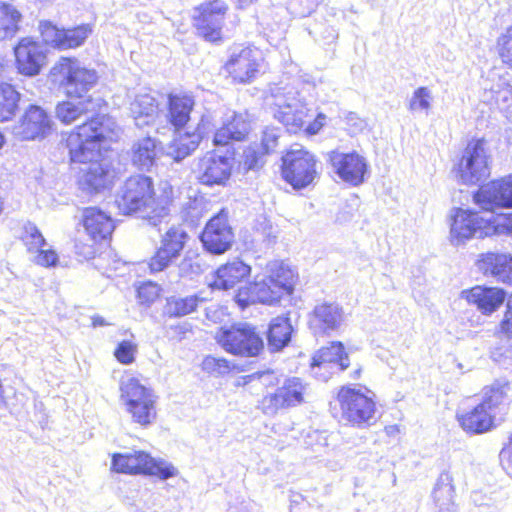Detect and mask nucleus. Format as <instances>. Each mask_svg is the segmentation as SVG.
I'll return each mask as SVG.
<instances>
[{"label": "nucleus", "instance_id": "nucleus-1", "mask_svg": "<svg viewBox=\"0 0 512 512\" xmlns=\"http://www.w3.org/2000/svg\"><path fill=\"white\" fill-rule=\"evenodd\" d=\"M112 121L105 115L91 118L76 127L66 139L72 163L86 165L81 169L79 185L89 193H98L109 188L114 179V171L106 163L99 162L100 145L110 137Z\"/></svg>", "mask_w": 512, "mask_h": 512}, {"label": "nucleus", "instance_id": "nucleus-2", "mask_svg": "<svg viewBox=\"0 0 512 512\" xmlns=\"http://www.w3.org/2000/svg\"><path fill=\"white\" fill-rule=\"evenodd\" d=\"M116 204L122 214L140 213L153 226L169 214L167 207L156 202L153 179L143 174L132 175L124 181L118 190Z\"/></svg>", "mask_w": 512, "mask_h": 512}, {"label": "nucleus", "instance_id": "nucleus-3", "mask_svg": "<svg viewBox=\"0 0 512 512\" xmlns=\"http://www.w3.org/2000/svg\"><path fill=\"white\" fill-rule=\"evenodd\" d=\"M450 219L449 239L454 246L462 245L473 237L512 235V213H498L484 218L478 212L455 208Z\"/></svg>", "mask_w": 512, "mask_h": 512}, {"label": "nucleus", "instance_id": "nucleus-4", "mask_svg": "<svg viewBox=\"0 0 512 512\" xmlns=\"http://www.w3.org/2000/svg\"><path fill=\"white\" fill-rule=\"evenodd\" d=\"M333 417L342 425L365 429L376 421V403L361 389L342 386L330 402Z\"/></svg>", "mask_w": 512, "mask_h": 512}, {"label": "nucleus", "instance_id": "nucleus-5", "mask_svg": "<svg viewBox=\"0 0 512 512\" xmlns=\"http://www.w3.org/2000/svg\"><path fill=\"white\" fill-rule=\"evenodd\" d=\"M51 81L69 98H84L98 82L96 70L82 66L76 59L61 58L50 71Z\"/></svg>", "mask_w": 512, "mask_h": 512}, {"label": "nucleus", "instance_id": "nucleus-6", "mask_svg": "<svg viewBox=\"0 0 512 512\" xmlns=\"http://www.w3.org/2000/svg\"><path fill=\"white\" fill-rule=\"evenodd\" d=\"M268 275L261 281H255L250 286V297L242 298V292L236 296L241 307L249 304V301H258L263 304L273 305L280 301L285 293H288V265L283 260H273L267 264Z\"/></svg>", "mask_w": 512, "mask_h": 512}, {"label": "nucleus", "instance_id": "nucleus-7", "mask_svg": "<svg viewBox=\"0 0 512 512\" xmlns=\"http://www.w3.org/2000/svg\"><path fill=\"white\" fill-rule=\"evenodd\" d=\"M111 469L123 474H145L157 476L162 480L174 477L177 469L163 459L152 458L144 451L128 453H114L111 460Z\"/></svg>", "mask_w": 512, "mask_h": 512}, {"label": "nucleus", "instance_id": "nucleus-8", "mask_svg": "<svg viewBox=\"0 0 512 512\" xmlns=\"http://www.w3.org/2000/svg\"><path fill=\"white\" fill-rule=\"evenodd\" d=\"M504 401V392L500 387L486 388L483 400L471 411L459 416L461 427L472 433L480 434L494 426L496 410Z\"/></svg>", "mask_w": 512, "mask_h": 512}, {"label": "nucleus", "instance_id": "nucleus-9", "mask_svg": "<svg viewBox=\"0 0 512 512\" xmlns=\"http://www.w3.org/2000/svg\"><path fill=\"white\" fill-rule=\"evenodd\" d=\"M299 358L303 360L299 365L304 370L309 369L315 378L324 382L330 379L334 367L344 371L350 365L344 345L339 341H333L328 346L320 348L311 358L302 353H299Z\"/></svg>", "mask_w": 512, "mask_h": 512}, {"label": "nucleus", "instance_id": "nucleus-10", "mask_svg": "<svg viewBox=\"0 0 512 512\" xmlns=\"http://www.w3.org/2000/svg\"><path fill=\"white\" fill-rule=\"evenodd\" d=\"M219 342L227 352L247 357L257 356L264 348L263 339L255 327L247 323H238L222 329Z\"/></svg>", "mask_w": 512, "mask_h": 512}, {"label": "nucleus", "instance_id": "nucleus-11", "mask_svg": "<svg viewBox=\"0 0 512 512\" xmlns=\"http://www.w3.org/2000/svg\"><path fill=\"white\" fill-rule=\"evenodd\" d=\"M234 238V230L229 222V213L226 209H221L211 217L200 235L204 250L212 255H222L230 250Z\"/></svg>", "mask_w": 512, "mask_h": 512}, {"label": "nucleus", "instance_id": "nucleus-12", "mask_svg": "<svg viewBox=\"0 0 512 512\" xmlns=\"http://www.w3.org/2000/svg\"><path fill=\"white\" fill-rule=\"evenodd\" d=\"M189 235L180 226L170 227L161 237L160 246L151 257L149 268L151 272H161L176 263L180 258Z\"/></svg>", "mask_w": 512, "mask_h": 512}, {"label": "nucleus", "instance_id": "nucleus-13", "mask_svg": "<svg viewBox=\"0 0 512 512\" xmlns=\"http://www.w3.org/2000/svg\"><path fill=\"white\" fill-rule=\"evenodd\" d=\"M483 140H475L466 146L459 163V177L465 184H476L489 176L488 156Z\"/></svg>", "mask_w": 512, "mask_h": 512}, {"label": "nucleus", "instance_id": "nucleus-14", "mask_svg": "<svg viewBox=\"0 0 512 512\" xmlns=\"http://www.w3.org/2000/svg\"><path fill=\"white\" fill-rule=\"evenodd\" d=\"M226 11L227 5L222 0L209 1L197 7L194 21L198 34L210 42L219 40Z\"/></svg>", "mask_w": 512, "mask_h": 512}, {"label": "nucleus", "instance_id": "nucleus-15", "mask_svg": "<svg viewBox=\"0 0 512 512\" xmlns=\"http://www.w3.org/2000/svg\"><path fill=\"white\" fill-rule=\"evenodd\" d=\"M16 67L22 75L36 76L47 64V48L32 38H22L14 47Z\"/></svg>", "mask_w": 512, "mask_h": 512}, {"label": "nucleus", "instance_id": "nucleus-16", "mask_svg": "<svg viewBox=\"0 0 512 512\" xmlns=\"http://www.w3.org/2000/svg\"><path fill=\"white\" fill-rule=\"evenodd\" d=\"M51 116L38 105H29L14 127V134L21 140H36L45 138L52 131Z\"/></svg>", "mask_w": 512, "mask_h": 512}, {"label": "nucleus", "instance_id": "nucleus-17", "mask_svg": "<svg viewBox=\"0 0 512 512\" xmlns=\"http://www.w3.org/2000/svg\"><path fill=\"white\" fill-rule=\"evenodd\" d=\"M473 200L481 209L490 212L512 207V176L481 186Z\"/></svg>", "mask_w": 512, "mask_h": 512}, {"label": "nucleus", "instance_id": "nucleus-18", "mask_svg": "<svg viewBox=\"0 0 512 512\" xmlns=\"http://www.w3.org/2000/svg\"><path fill=\"white\" fill-rule=\"evenodd\" d=\"M318 177L316 159L299 145L290 147V185L295 190L310 186Z\"/></svg>", "mask_w": 512, "mask_h": 512}, {"label": "nucleus", "instance_id": "nucleus-19", "mask_svg": "<svg viewBox=\"0 0 512 512\" xmlns=\"http://www.w3.org/2000/svg\"><path fill=\"white\" fill-rule=\"evenodd\" d=\"M329 161L333 171L342 181L353 186H358L364 182L368 165L365 158L358 153L331 151Z\"/></svg>", "mask_w": 512, "mask_h": 512}, {"label": "nucleus", "instance_id": "nucleus-20", "mask_svg": "<svg viewBox=\"0 0 512 512\" xmlns=\"http://www.w3.org/2000/svg\"><path fill=\"white\" fill-rule=\"evenodd\" d=\"M232 162L227 156L207 153L199 162V181L207 186L224 185L230 178Z\"/></svg>", "mask_w": 512, "mask_h": 512}, {"label": "nucleus", "instance_id": "nucleus-21", "mask_svg": "<svg viewBox=\"0 0 512 512\" xmlns=\"http://www.w3.org/2000/svg\"><path fill=\"white\" fill-rule=\"evenodd\" d=\"M225 68L230 76L239 83H248L252 81L259 68L257 61V52L250 48H235Z\"/></svg>", "mask_w": 512, "mask_h": 512}, {"label": "nucleus", "instance_id": "nucleus-22", "mask_svg": "<svg viewBox=\"0 0 512 512\" xmlns=\"http://www.w3.org/2000/svg\"><path fill=\"white\" fill-rule=\"evenodd\" d=\"M461 297L473 304L484 315L497 311L506 299L503 289L497 287L475 286L461 292Z\"/></svg>", "mask_w": 512, "mask_h": 512}, {"label": "nucleus", "instance_id": "nucleus-23", "mask_svg": "<svg viewBox=\"0 0 512 512\" xmlns=\"http://www.w3.org/2000/svg\"><path fill=\"white\" fill-rule=\"evenodd\" d=\"M211 128L212 124L209 118L207 116H202L194 133L186 134L185 136L175 139L170 143L167 148V155L175 162H181L197 149L201 139L205 134L210 132Z\"/></svg>", "mask_w": 512, "mask_h": 512}, {"label": "nucleus", "instance_id": "nucleus-24", "mask_svg": "<svg viewBox=\"0 0 512 512\" xmlns=\"http://www.w3.org/2000/svg\"><path fill=\"white\" fill-rule=\"evenodd\" d=\"M342 321L343 310L338 304L322 303L314 308L310 326L316 335H329L340 327Z\"/></svg>", "mask_w": 512, "mask_h": 512}, {"label": "nucleus", "instance_id": "nucleus-25", "mask_svg": "<svg viewBox=\"0 0 512 512\" xmlns=\"http://www.w3.org/2000/svg\"><path fill=\"white\" fill-rule=\"evenodd\" d=\"M82 223L85 231L94 242L108 239L114 230L112 218L97 207L83 209Z\"/></svg>", "mask_w": 512, "mask_h": 512}, {"label": "nucleus", "instance_id": "nucleus-26", "mask_svg": "<svg viewBox=\"0 0 512 512\" xmlns=\"http://www.w3.org/2000/svg\"><path fill=\"white\" fill-rule=\"evenodd\" d=\"M247 114L233 112L223 125L216 130L213 142L218 146L228 145L231 141H242L250 131Z\"/></svg>", "mask_w": 512, "mask_h": 512}, {"label": "nucleus", "instance_id": "nucleus-27", "mask_svg": "<svg viewBox=\"0 0 512 512\" xmlns=\"http://www.w3.org/2000/svg\"><path fill=\"white\" fill-rule=\"evenodd\" d=\"M166 118L174 131L184 128L191 118L195 106L194 97L188 94L168 95Z\"/></svg>", "mask_w": 512, "mask_h": 512}, {"label": "nucleus", "instance_id": "nucleus-28", "mask_svg": "<svg viewBox=\"0 0 512 512\" xmlns=\"http://www.w3.org/2000/svg\"><path fill=\"white\" fill-rule=\"evenodd\" d=\"M478 269L503 283L512 284V256L486 253L477 262Z\"/></svg>", "mask_w": 512, "mask_h": 512}, {"label": "nucleus", "instance_id": "nucleus-29", "mask_svg": "<svg viewBox=\"0 0 512 512\" xmlns=\"http://www.w3.org/2000/svg\"><path fill=\"white\" fill-rule=\"evenodd\" d=\"M250 266L243 261L235 260L219 267L216 271L213 287L229 290L241 282L250 273Z\"/></svg>", "mask_w": 512, "mask_h": 512}, {"label": "nucleus", "instance_id": "nucleus-30", "mask_svg": "<svg viewBox=\"0 0 512 512\" xmlns=\"http://www.w3.org/2000/svg\"><path fill=\"white\" fill-rule=\"evenodd\" d=\"M130 112L137 127L150 126L158 115V102L149 94H138L130 103Z\"/></svg>", "mask_w": 512, "mask_h": 512}, {"label": "nucleus", "instance_id": "nucleus-31", "mask_svg": "<svg viewBox=\"0 0 512 512\" xmlns=\"http://www.w3.org/2000/svg\"><path fill=\"white\" fill-rule=\"evenodd\" d=\"M120 398L125 406L140 403H156L157 396L153 390L147 388L136 378L130 377L123 379L120 383Z\"/></svg>", "mask_w": 512, "mask_h": 512}, {"label": "nucleus", "instance_id": "nucleus-32", "mask_svg": "<svg viewBox=\"0 0 512 512\" xmlns=\"http://www.w3.org/2000/svg\"><path fill=\"white\" fill-rule=\"evenodd\" d=\"M157 157V143L150 136L139 139L132 146V163L140 170L150 171Z\"/></svg>", "mask_w": 512, "mask_h": 512}, {"label": "nucleus", "instance_id": "nucleus-33", "mask_svg": "<svg viewBox=\"0 0 512 512\" xmlns=\"http://www.w3.org/2000/svg\"><path fill=\"white\" fill-rule=\"evenodd\" d=\"M202 301L203 299L197 295L186 297L170 296L166 299L163 313L170 318L183 317L196 311L199 303Z\"/></svg>", "mask_w": 512, "mask_h": 512}, {"label": "nucleus", "instance_id": "nucleus-34", "mask_svg": "<svg viewBox=\"0 0 512 512\" xmlns=\"http://www.w3.org/2000/svg\"><path fill=\"white\" fill-rule=\"evenodd\" d=\"M267 343L272 352L288 345V314L273 318L267 331Z\"/></svg>", "mask_w": 512, "mask_h": 512}, {"label": "nucleus", "instance_id": "nucleus-35", "mask_svg": "<svg viewBox=\"0 0 512 512\" xmlns=\"http://www.w3.org/2000/svg\"><path fill=\"white\" fill-rule=\"evenodd\" d=\"M267 100L274 117L284 124V126H287L288 93L286 91V85L273 84L270 87V96Z\"/></svg>", "mask_w": 512, "mask_h": 512}, {"label": "nucleus", "instance_id": "nucleus-36", "mask_svg": "<svg viewBox=\"0 0 512 512\" xmlns=\"http://www.w3.org/2000/svg\"><path fill=\"white\" fill-rule=\"evenodd\" d=\"M452 482L451 474L448 471H443L439 475L433 489V500L441 510L449 509V506L453 503L454 486Z\"/></svg>", "mask_w": 512, "mask_h": 512}, {"label": "nucleus", "instance_id": "nucleus-37", "mask_svg": "<svg viewBox=\"0 0 512 512\" xmlns=\"http://www.w3.org/2000/svg\"><path fill=\"white\" fill-rule=\"evenodd\" d=\"M20 93L9 83L0 84V121H8L16 114Z\"/></svg>", "mask_w": 512, "mask_h": 512}, {"label": "nucleus", "instance_id": "nucleus-38", "mask_svg": "<svg viewBox=\"0 0 512 512\" xmlns=\"http://www.w3.org/2000/svg\"><path fill=\"white\" fill-rule=\"evenodd\" d=\"M22 20L21 13L11 4H0V41L12 38L19 30V23Z\"/></svg>", "mask_w": 512, "mask_h": 512}, {"label": "nucleus", "instance_id": "nucleus-39", "mask_svg": "<svg viewBox=\"0 0 512 512\" xmlns=\"http://www.w3.org/2000/svg\"><path fill=\"white\" fill-rule=\"evenodd\" d=\"M92 104L90 96L78 103L63 101L56 106V116L62 123L70 124L80 116L89 112Z\"/></svg>", "mask_w": 512, "mask_h": 512}, {"label": "nucleus", "instance_id": "nucleus-40", "mask_svg": "<svg viewBox=\"0 0 512 512\" xmlns=\"http://www.w3.org/2000/svg\"><path fill=\"white\" fill-rule=\"evenodd\" d=\"M278 229L274 227L272 223L262 217L257 219L254 226L253 242L260 244L261 248H271L277 241Z\"/></svg>", "mask_w": 512, "mask_h": 512}, {"label": "nucleus", "instance_id": "nucleus-41", "mask_svg": "<svg viewBox=\"0 0 512 512\" xmlns=\"http://www.w3.org/2000/svg\"><path fill=\"white\" fill-rule=\"evenodd\" d=\"M89 25L83 24L71 29L61 30V42L58 50L73 49L84 44L91 33Z\"/></svg>", "mask_w": 512, "mask_h": 512}, {"label": "nucleus", "instance_id": "nucleus-42", "mask_svg": "<svg viewBox=\"0 0 512 512\" xmlns=\"http://www.w3.org/2000/svg\"><path fill=\"white\" fill-rule=\"evenodd\" d=\"M156 403H140L134 405H128L126 411L131 415L132 421L147 427L151 425L156 419Z\"/></svg>", "mask_w": 512, "mask_h": 512}, {"label": "nucleus", "instance_id": "nucleus-43", "mask_svg": "<svg viewBox=\"0 0 512 512\" xmlns=\"http://www.w3.org/2000/svg\"><path fill=\"white\" fill-rule=\"evenodd\" d=\"M267 153L258 146L253 144L247 147L242 155V161H240V169L244 172L257 171L263 167L265 163V155Z\"/></svg>", "mask_w": 512, "mask_h": 512}, {"label": "nucleus", "instance_id": "nucleus-44", "mask_svg": "<svg viewBox=\"0 0 512 512\" xmlns=\"http://www.w3.org/2000/svg\"><path fill=\"white\" fill-rule=\"evenodd\" d=\"M432 102V91L428 87H419L412 93L408 101V109L413 113L423 112L428 115Z\"/></svg>", "mask_w": 512, "mask_h": 512}, {"label": "nucleus", "instance_id": "nucleus-45", "mask_svg": "<svg viewBox=\"0 0 512 512\" xmlns=\"http://www.w3.org/2000/svg\"><path fill=\"white\" fill-rule=\"evenodd\" d=\"M21 239L29 251L38 250L39 248L46 245V240L40 230L34 223L30 221L24 223L22 227Z\"/></svg>", "mask_w": 512, "mask_h": 512}, {"label": "nucleus", "instance_id": "nucleus-46", "mask_svg": "<svg viewBox=\"0 0 512 512\" xmlns=\"http://www.w3.org/2000/svg\"><path fill=\"white\" fill-rule=\"evenodd\" d=\"M202 369L208 373L223 375L230 372L232 369L244 371V367H240L238 364L230 363L224 358H216L207 356L202 362Z\"/></svg>", "mask_w": 512, "mask_h": 512}, {"label": "nucleus", "instance_id": "nucleus-47", "mask_svg": "<svg viewBox=\"0 0 512 512\" xmlns=\"http://www.w3.org/2000/svg\"><path fill=\"white\" fill-rule=\"evenodd\" d=\"M470 498L475 506L486 508V512L497 511L502 503V498L496 492L487 494L481 490H475L472 491Z\"/></svg>", "mask_w": 512, "mask_h": 512}, {"label": "nucleus", "instance_id": "nucleus-48", "mask_svg": "<svg viewBox=\"0 0 512 512\" xmlns=\"http://www.w3.org/2000/svg\"><path fill=\"white\" fill-rule=\"evenodd\" d=\"M496 49L501 61L512 67V25L499 35Z\"/></svg>", "mask_w": 512, "mask_h": 512}, {"label": "nucleus", "instance_id": "nucleus-49", "mask_svg": "<svg viewBox=\"0 0 512 512\" xmlns=\"http://www.w3.org/2000/svg\"><path fill=\"white\" fill-rule=\"evenodd\" d=\"M300 106L297 107V104H294V111L293 116L290 118V133L294 132H304V128L308 123V120L312 118V114H310V109L307 108L306 103H302L299 100ZM293 105L290 103V110L292 109Z\"/></svg>", "mask_w": 512, "mask_h": 512}, {"label": "nucleus", "instance_id": "nucleus-50", "mask_svg": "<svg viewBox=\"0 0 512 512\" xmlns=\"http://www.w3.org/2000/svg\"><path fill=\"white\" fill-rule=\"evenodd\" d=\"M202 265L200 263L198 255L188 251L184 258L178 264V274L180 277L197 276L202 273Z\"/></svg>", "mask_w": 512, "mask_h": 512}, {"label": "nucleus", "instance_id": "nucleus-51", "mask_svg": "<svg viewBox=\"0 0 512 512\" xmlns=\"http://www.w3.org/2000/svg\"><path fill=\"white\" fill-rule=\"evenodd\" d=\"M311 397V389L309 384L294 377L290 379V406L306 402Z\"/></svg>", "mask_w": 512, "mask_h": 512}, {"label": "nucleus", "instance_id": "nucleus-52", "mask_svg": "<svg viewBox=\"0 0 512 512\" xmlns=\"http://www.w3.org/2000/svg\"><path fill=\"white\" fill-rule=\"evenodd\" d=\"M41 37L46 45L58 49L61 42V30L49 21H41L39 24Z\"/></svg>", "mask_w": 512, "mask_h": 512}, {"label": "nucleus", "instance_id": "nucleus-53", "mask_svg": "<svg viewBox=\"0 0 512 512\" xmlns=\"http://www.w3.org/2000/svg\"><path fill=\"white\" fill-rule=\"evenodd\" d=\"M137 345L129 340L121 341L114 351L116 359L125 365L131 364L135 360Z\"/></svg>", "mask_w": 512, "mask_h": 512}, {"label": "nucleus", "instance_id": "nucleus-54", "mask_svg": "<svg viewBox=\"0 0 512 512\" xmlns=\"http://www.w3.org/2000/svg\"><path fill=\"white\" fill-rule=\"evenodd\" d=\"M495 102L499 109L506 113L508 117L512 116V87L507 85L495 92Z\"/></svg>", "mask_w": 512, "mask_h": 512}, {"label": "nucleus", "instance_id": "nucleus-55", "mask_svg": "<svg viewBox=\"0 0 512 512\" xmlns=\"http://www.w3.org/2000/svg\"><path fill=\"white\" fill-rule=\"evenodd\" d=\"M159 293V286L152 282L143 283L137 290L139 301L142 304L153 303L158 298Z\"/></svg>", "mask_w": 512, "mask_h": 512}, {"label": "nucleus", "instance_id": "nucleus-56", "mask_svg": "<svg viewBox=\"0 0 512 512\" xmlns=\"http://www.w3.org/2000/svg\"><path fill=\"white\" fill-rule=\"evenodd\" d=\"M280 135L281 131L279 128H267L263 131L261 143L258 146L269 154L277 147Z\"/></svg>", "mask_w": 512, "mask_h": 512}, {"label": "nucleus", "instance_id": "nucleus-57", "mask_svg": "<svg viewBox=\"0 0 512 512\" xmlns=\"http://www.w3.org/2000/svg\"><path fill=\"white\" fill-rule=\"evenodd\" d=\"M342 119L352 134L362 132L367 126L366 120L361 118L356 112L346 111L343 113Z\"/></svg>", "mask_w": 512, "mask_h": 512}, {"label": "nucleus", "instance_id": "nucleus-58", "mask_svg": "<svg viewBox=\"0 0 512 512\" xmlns=\"http://www.w3.org/2000/svg\"><path fill=\"white\" fill-rule=\"evenodd\" d=\"M35 263L44 267H53L58 263V254L52 249H43V247L35 250Z\"/></svg>", "mask_w": 512, "mask_h": 512}, {"label": "nucleus", "instance_id": "nucleus-59", "mask_svg": "<svg viewBox=\"0 0 512 512\" xmlns=\"http://www.w3.org/2000/svg\"><path fill=\"white\" fill-rule=\"evenodd\" d=\"M327 116L323 113H318L313 121H309L304 128L303 134L306 136H313L320 132L326 123Z\"/></svg>", "mask_w": 512, "mask_h": 512}, {"label": "nucleus", "instance_id": "nucleus-60", "mask_svg": "<svg viewBox=\"0 0 512 512\" xmlns=\"http://www.w3.org/2000/svg\"><path fill=\"white\" fill-rule=\"evenodd\" d=\"M286 382L287 380L284 381L283 387L269 398L270 405L276 410L284 408L288 403V389L286 388Z\"/></svg>", "mask_w": 512, "mask_h": 512}, {"label": "nucleus", "instance_id": "nucleus-61", "mask_svg": "<svg viewBox=\"0 0 512 512\" xmlns=\"http://www.w3.org/2000/svg\"><path fill=\"white\" fill-rule=\"evenodd\" d=\"M501 331L512 337V296L507 300V309L501 321Z\"/></svg>", "mask_w": 512, "mask_h": 512}, {"label": "nucleus", "instance_id": "nucleus-62", "mask_svg": "<svg viewBox=\"0 0 512 512\" xmlns=\"http://www.w3.org/2000/svg\"><path fill=\"white\" fill-rule=\"evenodd\" d=\"M281 161V176L284 181L288 182V152L282 155Z\"/></svg>", "mask_w": 512, "mask_h": 512}, {"label": "nucleus", "instance_id": "nucleus-63", "mask_svg": "<svg viewBox=\"0 0 512 512\" xmlns=\"http://www.w3.org/2000/svg\"><path fill=\"white\" fill-rule=\"evenodd\" d=\"M505 451L508 454L507 473L512 479V436L510 437L509 444L507 445Z\"/></svg>", "mask_w": 512, "mask_h": 512}, {"label": "nucleus", "instance_id": "nucleus-64", "mask_svg": "<svg viewBox=\"0 0 512 512\" xmlns=\"http://www.w3.org/2000/svg\"><path fill=\"white\" fill-rule=\"evenodd\" d=\"M309 437L315 438L319 445H327V437L325 435V432L313 431V433L309 435Z\"/></svg>", "mask_w": 512, "mask_h": 512}]
</instances>
